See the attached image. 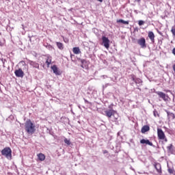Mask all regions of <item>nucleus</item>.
Returning a JSON list of instances; mask_svg holds the SVG:
<instances>
[{"mask_svg":"<svg viewBox=\"0 0 175 175\" xmlns=\"http://www.w3.org/2000/svg\"><path fill=\"white\" fill-rule=\"evenodd\" d=\"M171 32H172L173 36L175 37V26L172 27Z\"/></svg>","mask_w":175,"mask_h":175,"instance_id":"22","label":"nucleus"},{"mask_svg":"<svg viewBox=\"0 0 175 175\" xmlns=\"http://www.w3.org/2000/svg\"><path fill=\"white\" fill-rule=\"evenodd\" d=\"M153 114H154V117H159V113H158V111L157 110H154L153 111Z\"/></svg>","mask_w":175,"mask_h":175,"instance_id":"23","label":"nucleus"},{"mask_svg":"<svg viewBox=\"0 0 175 175\" xmlns=\"http://www.w3.org/2000/svg\"><path fill=\"white\" fill-rule=\"evenodd\" d=\"M109 109H105L104 111L105 116L107 117V118H111V117H113L115 121H117V120H118V116L116 117V114H118V113H117V111L113 109L111 105L109 106Z\"/></svg>","mask_w":175,"mask_h":175,"instance_id":"2","label":"nucleus"},{"mask_svg":"<svg viewBox=\"0 0 175 175\" xmlns=\"http://www.w3.org/2000/svg\"><path fill=\"white\" fill-rule=\"evenodd\" d=\"M157 139L162 143H167V137H166V135H165L162 129H157Z\"/></svg>","mask_w":175,"mask_h":175,"instance_id":"3","label":"nucleus"},{"mask_svg":"<svg viewBox=\"0 0 175 175\" xmlns=\"http://www.w3.org/2000/svg\"><path fill=\"white\" fill-rule=\"evenodd\" d=\"M167 115L168 118H170L171 120H174L175 118V115L173 113H171L170 111H167Z\"/></svg>","mask_w":175,"mask_h":175,"instance_id":"17","label":"nucleus"},{"mask_svg":"<svg viewBox=\"0 0 175 175\" xmlns=\"http://www.w3.org/2000/svg\"><path fill=\"white\" fill-rule=\"evenodd\" d=\"M64 143L67 144V146H70V144H72L70 142V140L68 139L67 138L64 139Z\"/></svg>","mask_w":175,"mask_h":175,"instance_id":"21","label":"nucleus"},{"mask_svg":"<svg viewBox=\"0 0 175 175\" xmlns=\"http://www.w3.org/2000/svg\"><path fill=\"white\" fill-rule=\"evenodd\" d=\"M25 131L30 135H33V133L36 132L35 124L32 123L31 120H27L25 123Z\"/></svg>","mask_w":175,"mask_h":175,"instance_id":"1","label":"nucleus"},{"mask_svg":"<svg viewBox=\"0 0 175 175\" xmlns=\"http://www.w3.org/2000/svg\"><path fill=\"white\" fill-rule=\"evenodd\" d=\"M51 69L53 70V73L56 75V76H59L61 75V71L57 67V65H53L51 67Z\"/></svg>","mask_w":175,"mask_h":175,"instance_id":"8","label":"nucleus"},{"mask_svg":"<svg viewBox=\"0 0 175 175\" xmlns=\"http://www.w3.org/2000/svg\"><path fill=\"white\" fill-rule=\"evenodd\" d=\"M148 37L151 40L152 43H155V34L152 31H148Z\"/></svg>","mask_w":175,"mask_h":175,"instance_id":"10","label":"nucleus"},{"mask_svg":"<svg viewBox=\"0 0 175 175\" xmlns=\"http://www.w3.org/2000/svg\"><path fill=\"white\" fill-rule=\"evenodd\" d=\"M53 57L51 56H48L46 58L45 64L47 65V68H50V65L51 64Z\"/></svg>","mask_w":175,"mask_h":175,"instance_id":"13","label":"nucleus"},{"mask_svg":"<svg viewBox=\"0 0 175 175\" xmlns=\"http://www.w3.org/2000/svg\"><path fill=\"white\" fill-rule=\"evenodd\" d=\"M172 69H173V70H174V73H175V64H174V65L172 66Z\"/></svg>","mask_w":175,"mask_h":175,"instance_id":"28","label":"nucleus"},{"mask_svg":"<svg viewBox=\"0 0 175 175\" xmlns=\"http://www.w3.org/2000/svg\"><path fill=\"white\" fill-rule=\"evenodd\" d=\"M72 51L74 53V54H81V51H80V48L79 47H74L72 49Z\"/></svg>","mask_w":175,"mask_h":175,"instance_id":"16","label":"nucleus"},{"mask_svg":"<svg viewBox=\"0 0 175 175\" xmlns=\"http://www.w3.org/2000/svg\"><path fill=\"white\" fill-rule=\"evenodd\" d=\"M141 0H135V2H140Z\"/></svg>","mask_w":175,"mask_h":175,"instance_id":"31","label":"nucleus"},{"mask_svg":"<svg viewBox=\"0 0 175 175\" xmlns=\"http://www.w3.org/2000/svg\"><path fill=\"white\" fill-rule=\"evenodd\" d=\"M172 148H173V144H170L169 146L167 147V150L168 151H172Z\"/></svg>","mask_w":175,"mask_h":175,"instance_id":"24","label":"nucleus"},{"mask_svg":"<svg viewBox=\"0 0 175 175\" xmlns=\"http://www.w3.org/2000/svg\"><path fill=\"white\" fill-rule=\"evenodd\" d=\"M117 23H122V24H125L126 25H129V21H124L122 19L118 20Z\"/></svg>","mask_w":175,"mask_h":175,"instance_id":"19","label":"nucleus"},{"mask_svg":"<svg viewBox=\"0 0 175 175\" xmlns=\"http://www.w3.org/2000/svg\"><path fill=\"white\" fill-rule=\"evenodd\" d=\"M150 131V126L144 125L141 130L142 133H146V132H148Z\"/></svg>","mask_w":175,"mask_h":175,"instance_id":"14","label":"nucleus"},{"mask_svg":"<svg viewBox=\"0 0 175 175\" xmlns=\"http://www.w3.org/2000/svg\"><path fill=\"white\" fill-rule=\"evenodd\" d=\"M156 94H157V95H158V96L159 98L163 99V100H164V102H167V100H169V96H167V94H166L162 92H156Z\"/></svg>","mask_w":175,"mask_h":175,"instance_id":"6","label":"nucleus"},{"mask_svg":"<svg viewBox=\"0 0 175 175\" xmlns=\"http://www.w3.org/2000/svg\"><path fill=\"white\" fill-rule=\"evenodd\" d=\"M64 41L66 43V41L65 40V39H64Z\"/></svg>","mask_w":175,"mask_h":175,"instance_id":"33","label":"nucleus"},{"mask_svg":"<svg viewBox=\"0 0 175 175\" xmlns=\"http://www.w3.org/2000/svg\"><path fill=\"white\" fill-rule=\"evenodd\" d=\"M38 159L39 161H43L44 159H46V156L43 153H39L37 154Z\"/></svg>","mask_w":175,"mask_h":175,"instance_id":"15","label":"nucleus"},{"mask_svg":"<svg viewBox=\"0 0 175 175\" xmlns=\"http://www.w3.org/2000/svg\"><path fill=\"white\" fill-rule=\"evenodd\" d=\"M98 2H103V0H97Z\"/></svg>","mask_w":175,"mask_h":175,"instance_id":"30","label":"nucleus"},{"mask_svg":"<svg viewBox=\"0 0 175 175\" xmlns=\"http://www.w3.org/2000/svg\"><path fill=\"white\" fill-rule=\"evenodd\" d=\"M102 41H103V44L107 50H109L110 48V40L106 36H103L102 37Z\"/></svg>","mask_w":175,"mask_h":175,"instance_id":"5","label":"nucleus"},{"mask_svg":"<svg viewBox=\"0 0 175 175\" xmlns=\"http://www.w3.org/2000/svg\"><path fill=\"white\" fill-rule=\"evenodd\" d=\"M1 154L5 157L7 159L12 160V149L10 147H5L1 150Z\"/></svg>","mask_w":175,"mask_h":175,"instance_id":"4","label":"nucleus"},{"mask_svg":"<svg viewBox=\"0 0 175 175\" xmlns=\"http://www.w3.org/2000/svg\"><path fill=\"white\" fill-rule=\"evenodd\" d=\"M14 73L16 77H24V71L21 68L16 70Z\"/></svg>","mask_w":175,"mask_h":175,"instance_id":"9","label":"nucleus"},{"mask_svg":"<svg viewBox=\"0 0 175 175\" xmlns=\"http://www.w3.org/2000/svg\"><path fill=\"white\" fill-rule=\"evenodd\" d=\"M135 83L136 84H140V83H142V80H140V79H136V80L135 81Z\"/></svg>","mask_w":175,"mask_h":175,"instance_id":"26","label":"nucleus"},{"mask_svg":"<svg viewBox=\"0 0 175 175\" xmlns=\"http://www.w3.org/2000/svg\"><path fill=\"white\" fill-rule=\"evenodd\" d=\"M159 35H161V32L159 31Z\"/></svg>","mask_w":175,"mask_h":175,"instance_id":"32","label":"nucleus"},{"mask_svg":"<svg viewBox=\"0 0 175 175\" xmlns=\"http://www.w3.org/2000/svg\"><path fill=\"white\" fill-rule=\"evenodd\" d=\"M137 43L142 49H146V47H147V44H146V38L144 37L139 38L137 40Z\"/></svg>","mask_w":175,"mask_h":175,"instance_id":"7","label":"nucleus"},{"mask_svg":"<svg viewBox=\"0 0 175 175\" xmlns=\"http://www.w3.org/2000/svg\"><path fill=\"white\" fill-rule=\"evenodd\" d=\"M168 172L170 173V174H173V169L172 168L168 169Z\"/></svg>","mask_w":175,"mask_h":175,"instance_id":"27","label":"nucleus"},{"mask_svg":"<svg viewBox=\"0 0 175 175\" xmlns=\"http://www.w3.org/2000/svg\"><path fill=\"white\" fill-rule=\"evenodd\" d=\"M30 65H31V66H33V68H36L37 69H39V64L31 62L30 63Z\"/></svg>","mask_w":175,"mask_h":175,"instance_id":"20","label":"nucleus"},{"mask_svg":"<svg viewBox=\"0 0 175 175\" xmlns=\"http://www.w3.org/2000/svg\"><path fill=\"white\" fill-rule=\"evenodd\" d=\"M141 144H148V146H152V142H150L148 139H142L140 140Z\"/></svg>","mask_w":175,"mask_h":175,"instance_id":"11","label":"nucleus"},{"mask_svg":"<svg viewBox=\"0 0 175 175\" xmlns=\"http://www.w3.org/2000/svg\"><path fill=\"white\" fill-rule=\"evenodd\" d=\"M154 169H156L157 173H162V167H161V164L159 163L154 164Z\"/></svg>","mask_w":175,"mask_h":175,"instance_id":"12","label":"nucleus"},{"mask_svg":"<svg viewBox=\"0 0 175 175\" xmlns=\"http://www.w3.org/2000/svg\"><path fill=\"white\" fill-rule=\"evenodd\" d=\"M107 152H108L107 150H104L103 151V154H107Z\"/></svg>","mask_w":175,"mask_h":175,"instance_id":"29","label":"nucleus"},{"mask_svg":"<svg viewBox=\"0 0 175 175\" xmlns=\"http://www.w3.org/2000/svg\"><path fill=\"white\" fill-rule=\"evenodd\" d=\"M56 45H57V48L59 49V50L64 49V44H62V42H57Z\"/></svg>","mask_w":175,"mask_h":175,"instance_id":"18","label":"nucleus"},{"mask_svg":"<svg viewBox=\"0 0 175 175\" xmlns=\"http://www.w3.org/2000/svg\"><path fill=\"white\" fill-rule=\"evenodd\" d=\"M138 25H139V26L144 25V21H138Z\"/></svg>","mask_w":175,"mask_h":175,"instance_id":"25","label":"nucleus"}]
</instances>
